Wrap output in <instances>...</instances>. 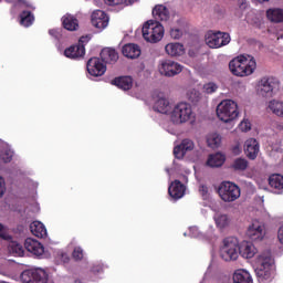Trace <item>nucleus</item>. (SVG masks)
<instances>
[{"label":"nucleus","instance_id":"nucleus-24","mask_svg":"<svg viewBox=\"0 0 283 283\" xmlns=\"http://www.w3.org/2000/svg\"><path fill=\"white\" fill-rule=\"evenodd\" d=\"M165 50L168 56H182V54H185V45L178 42L168 43Z\"/></svg>","mask_w":283,"mask_h":283},{"label":"nucleus","instance_id":"nucleus-41","mask_svg":"<svg viewBox=\"0 0 283 283\" xmlns=\"http://www.w3.org/2000/svg\"><path fill=\"white\" fill-rule=\"evenodd\" d=\"M217 91H218V84H216L213 82H209L203 85V92L206 94H213Z\"/></svg>","mask_w":283,"mask_h":283},{"label":"nucleus","instance_id":"nucleus-9","mask_svg":"<svg viewBox=\"0 0 283 283\" xmlns=\"http://www.w3.org/2000/svg\"><path fill=\"white\" fill-rule=\"evenodd\" d=\"M23 283H48V272L43 269L25 270L21 274Z\"/></svg>","mask_w":283,"mask_h":283},{"label":"nucleus","instance_id":"nucleus-3","mask_svg":"<svg viewBox=\"0 0 283 283\" xmlns=\"http://www.w3.org/2000/svg\"><path fill=\"white\" fill-rule=\"evenodd\" d=\"M220 256L224 262H235L240 258V242L235 237H228L223 240Z\"/></svg>","mask_w":283,"mask_h":283},{"label":"nucleus","instance_id":"nucleus-11","mask_svg":"<svg viewBox=\"0 0 283 283\" xmlns=\"http://www.w3.org/2000/svg\"><path fill=\"white\" fill-rule=\"evenodd\" d=\"M245 235L251 242H262L264 235H266L264 224L260 223V221H253L252 224L248 227Z\"/></svg>","mask_w":283,"mask_h":283},{"label":"nucleus","instance_id":"nucleus-47","mask_svg":"<svg viewBox=\"0 0 283 283\" xmlns=\"http://www.w3.org/2000/svg\"><path fill=\"white\" fill-rule=\"evenodd\" d=\"M238 6L240 10H247L249 8V2L247 0H238Z\"/></svg>","mask_w":283,"mask_h":283},{"label":"nucleus","instance_id":"nucleus-13","mask_svg":"<svg viewBox=\"0 0 283 283\" xmlns=\"http://www.w3.org/2000/svg\"><path fill=\"white\" fill-rule=\"evenodd\" d=\"M92 25L97 30H105L109 25V17L103 10H96L92 13Z\"/></svg>","mask_w":283,"mask_h":283},{"label":"nucleus","instance_id":"nucleus-28","mask_svg":"<svg viewBox=\"0 0 283 283\" xmlns=\"http://www.w3.org/2000/svg\"><path fill=\"white\" fill-rule=\"evenodd\" d=\"M101 59L104 63H116L118 53L114 49L105 48L101 52Z\"/></svg>","mask_w":283,"mask_h":283},{"label":"nucleus","instance_id":"nucleus-25","mask_svg":"<svg viewBox=\"0 0 283 283\" xmlns=\"http://www.w3.org/2000/svg\"><path fill=\"white\" fill-rule=\"evenodd\" d=\"M154 111L159 114H169L171 112V104L166 97H159L154 104Z\"/></svg>","mask_w":283,"mask_h":283},{"label":"nucleus","instance_id":"nucleus-48","mask_svg":"<svg viewBox=\"0 0 283 283\" xmlns=\"http://www.w3.org/2000/svg\"><path fill=\"white\" fill-rule=\"evenodd\" d=\"M90 41V36L88 35H83L80 38L77 45H84L85 43H87Z\"/></svg>","mask_w":283,"mask_h":283},{"label":"nucleus","instance_id":"nucleus-36","mask_svg":"<svg viewBox=\"0 0 283 283\" xmlns=\"http://www.w3.org/2000/svg\"><path fill=\"white\" fill-rule=\"evenodd\" d=\"M269 185L272 189H283V176L282 175H272L269 178Z\"/></svg>","mask_w":283,"mask_h":283},{"label":"nucleus","instance_id":"nucleus-2","mask_svg":"<svg viewBox=\"0 0 283 283\" xmlns=\"http://www.w3.org/2000/svg\"><path fill=\"white\" fill-rule=\"evenodd\" d=\"M142 32L147 43H158L165 36V27L159 21L148 20L144 23Z\"/></svg>","mask_w":283,"mask_h":283},{"label":"nucleus","instance_id":"nucleus-40","mask_svg":"<svg viewBox=\"0 0 283 283\" xmlns=\"http://www.w3.org/2000/svg\"><path fill=\"white\" fill-rule=\"evenodd\" d=\"M182 34H185V30H182L178 27H174L170 29V36H171V39H175L176 41H178L179 39H182Z\"/></svg>","mask_w":283,"mask_h":283},{"label":"nucleus","instance_id":"nucleus-44","mask_svg":"<svg viewBox=\"0 0 283 283\" xmlns=\"http://www.w3.org/2000/svg\"><path fill=\"white\" fill-rule=\"evenodd\" d=\"M106 6H120L125 0H104Z\"/></svg>","mask_w":283,"mask_h":283},{"label":"nucleus","instance_id":"nucleus-52","mask_svg":"<svg viewBox=\"0 0 283 283\" xmlns=\"http://www.w3.org/2000/svg\"><path fill=\"white\" fill-rule=\"evenodd\" d=\"M0 238H2V240H7L8 239L6 233H3V224H1V223H0Z\"/></svg>","mask_w":283,"mask_h":283},{"label":"nucleus","instance_id":"nucleus-45","mask_svg":"<svg viewBox=\"0 0 283 283\" xmlns=\"http://www.w3.org/2000/svg\"><path fill=\"white\" fill-rule=\"evenodd\" d=\"M3 193H6V180L0 177V198H3Z\"/></svg>","mask_w":283,"mask_h":283},{"label":"nucleus","instance_id":"nucleus-53","mask_svg":"<svg viewBox=\"0 0 283 283\" xmlns=\"http://www.w3.org/2000/svg\"><path fill=\"white\" fill-rule=\"evenodd\" d=\"M259 3H266L269 0H256Z\"/></svg>","mask_w":283,"mask_h":283},{"label":"nucleus","instance_id":"nucleus-16","mask_svg":"<svg viewBox=\"0 0 283 283\" xmlns=\"http://www.w3.org/2000/svg\"><path fill=\"white\" fill-rule=\"evenodd\" d=\"M245 156L250 158V160H255L258 158V154H260V144L255 138H250L245 142L244 145Z\"/></svg>","mask_w":283,"mask_h":283},{"label":"nucleus","instance_id":"nucleus-37","mask_svg":"<svg viewBox=\"0 0 283 283\" xmlns=\"http://www.w3.org/2000/svg\"><path fill=\"white\" fill-rule=\"evenodd\" d=\"M269 109L270 112L274 113L275 116H282L283 102H280L277 99L271 101L269 103Z\"/></svg>","mask_w":283,"mask_h":283},{"label":"nucleus","instance_id":"nucleus-32","mask_svg":"<svg viewBox=\"0 0 283 283\" xmlns=\"http://www.w3.org/2000/svg\"><path fill=\"white\" fill-rule=\"evenodd\" d=\"M34 23V14H32V11H22L20 13V25H23L24 28H30Z\"/></svg>","mask_w":283,"mask_h":283},{"label":"nucleus","instance_id":"nucleus-51","mask_svg":"<svg viewBox=\"0 0 283 283\" xmlns=\"http://www.w3.org/2000/svg\"><path fill=\"white\" fill-rule=\"evenodd\" d=\"M240 145H235V146H233V148H232V153L235 155V156H238V155H240Z\"/></svg>","mask_w":283,"mask_h":283},{"label":"nucleus","instance_id":"nucleus-18","mask_svg":"<svg viewBox=\"0 0 283 283\" xmlns=\"http://www.w3.org/2000/svg\"><path fill=\"white\" fill-rule=\"evenodd\" d=\"M185 191H186L185 185H182L180 180H175L174 182L170 184L168 188V193L169 196L172 197L174 200H180V198L185 196Z\"/></svg>","mask_w":283,"mask_h":283},{"label":"nucleus","instance_id":"nucleus-49","mask_svg":"<svg viewBox=\"0 0 283 283\" xmlns=\"http://www.w3.org/2000/svg\"><path fill=\"white\" fill-rule=\"evenodd\" d=\"M199 191L201 196H207V193H209V188H207V186H200Z\"/></svg>","mask_w":283,"mask_h":283},{"label":"nucleus","instance_id":"nucleus-17","mask_svg":"<svg viewBox=\"0 0 283 283\" xmlns=\"http://www.w3.org/2000/svg\"><path fill=\"white\" fill-rule=\"evenodd\" d=\"M260 262L261 264L256 269V275L259 277H266V275H269V271H271V266H273V259L271 258V255H261Z\"/></svg>","mask_w":283,"mask_h":283},{"label":"nucleus","instance_id":"nucleus-5","mask_svg":"<svg viewBox=\"0 0 283 283\" xmlns=\"http://www.w3.org/2000/svg\"><path fill=\"white\" fill-rule=\"evenodd\" d=\"M193 111L191 109V104L187 102H181L177 104L170 113V120L175 125H182V123H188L191 120Z\"/></svg>","mask_w":283,"mask_h":283},{"label":"nucleus","instance_id":"nucleus-19","mask_svg":"<svg viewBox=\"0 0 283 283\" xmlns=\"http://www.w3.org/2000/svg\"><path fill=\"white\" fill-rule=\"evenodd\" d=\"M112 85H116L119 90L127 92L134 87V78L132 76H120L112 80Z\"/></svg>","mask_w":283,"mask_h":283},{"label":"nucleus","instance_id":"nucleus-54","mask_svg":"<svg viewBox=\"0 0 283 283\" xmlns=\"http://www.w3.org/2000/svg\"><path fill=\"white\" fill-rule=\"evenodd\" d=\"M17 3H25V0H15Z\"/></svg>","mask_w":283,"mask_h":283},{"label":"nucleus","instance_id":"nucleus-12","mask_svg":"<svg viewBox=\"0 0 283 283\" xmlns=\"http://www.w3.org/2000/svg\"><path fill=\"white\" fill-rule=\"evenodd\" d=\"M86 70L88 72V74H91V76H103V74H105V72H107V66H105V64H103L101 59L91 57L87 61Z\"/></svg>","mask_w":283,"mask_h":283},{"label":"nucleus","instance_id":"nucleus-34","mask_svg":"<svg viewBox=\"0 0 283 283\" xmlns=\"http://www.w3.org/2000/svg\"><path fill=\"white\" fill-rule=\"evenodd\" d=\"M221 143L222 137H220L218 133H212L207 137L208 147H211V149H218Z\"/></svg>","mask_w":283,"mask_h":283},{"label":"nucleus","instance_id":"nucleus-6","mask_svg":"<svg viewBox=\"0 0 283 283\" xmlns=\"http://www.w3.org/2000/svg\"><path fill=\"white\" fill-rule=\"evenodd\" d=\"M218 193L223 202H235L240 198V187L233 182L223 181L218 188Z\"/></svg>","mask_w":283,"mask_h":283},{"label":"nucleus","instance_id":"nucleus-33","mask_svg":"<svg viewBox=\"0 0 283 283\" xmlns=\"http://www.w3.org/2000/svg\"><path fill=\"white\" fill-rule=\"evenodd\" d=\"M186 98L189 103H192V105H198L199 101H202V94L196 88H190L186 93Z\"/></svg>","mask_w":283,"mask_h":283},{"label":"nucleus","instance_id":"nucleus-42","mask_svg":"<svg viewBox=\"0 0 283 283\" xmlns=\"http://www.w3.org/2000/svg\"><path fill=\"white\" fill-rule=\"evenodd\" d=\"M0 158L4 163H11L12 161V151L6 150V151L1 153Z\"/></svg>","mask_w":283,"mask_h":283},{"label":"nucleus","instance_id":"nucleus-38","mask_svg":"<svg viewBox=\"0 0 283 283\" xmlns=\"http://www.w3.org/2000/svg\"><path fill=\"white\" fill-rule=\"evenodd\" d=\"M247 167H249V161L244 158H237L232 164L234 171H245Z\"/></svg>","mask_w":283,"mask_h":283},{"label":"nucleus","instance_id":"nucleus-27","mask_svg":"<svg viewBox=\"0 0 283 283\" xmlns=\"http://www.w3.org/2000/svg\"><path fill=\"white\" fill-rule=\"evenodd\" d=\"M240 255L245 258L247 260L253 258L255 255V245L249 241H243L240 245Z\"/></svg>","mask_w":283,"mask_h":283},{"label":"nucleus","instance_id":"nucleus-21","mask_svg":"<svg viewBox=\"0 0 283 283\" xmlns=\"http://www.w3.org/2000/svg\"><path fill=\"white\" fill-rule=\"evenodd\" d=\"M153 17L155 21H169V9L163 4H157L153 9Z\"/></svg>","mask_w":283,"mask_h":283},{"label":"nucleus","instance_id":"nucleus-22","mask_svg":"<svg viewBox=\"0 0 283 283\" xmlns=\"http://www.w3.org/2000/svg\"><path fill=\"white\" fill-rule=\"evenodd\" d=\"M64 55L67 56V59H81L85 56V46L83 44L70 46L64 51Z\"/></svg>","mask_w":283,"mask_h":283},{"label":"nucleus","instance_id":"nucleus-8","mask_svg":"<svg viewBox=\"0 0 283 283\" xmlns=\"http://www.w3.org/2000/svg\"><path fill=\"white\" fill-rule=\"evenodd\" d=\"M280 90V82L274 77H263L258 86L259 96H263V98H271L275 94V92Z\"/></svg>","mask_w":283,"mask_h":283},{"label":"nucleus","instance_id":"nucleus-55","mask_svg":"<svg viewBox=\"0 0 283 283\" xmlns=\"http://www.w3.org/2000/svg\"><path fill=\"white\" fill-rule=\"evenodd\" d=\"M282 113H281V117L283 118V108H282V111H281Z\"/></svg>","mask_w":283,"mask_h":283},{"label":"nucleus","instance_id":"nucleus-20","mask_svg":"<svg viewBox=\"0 0 283 283\" xmlns=\"http://www.w3.org/2000/svg\"><path fill=\"white\" fill-rule=\"evenodd\" d=\"M62 25L64 30H69V32H76V30H78V19L70 13H66L62 17Z\"/></svg>","mask_w":283,"mask_h":283},{"label":"nucleus","instance_id":"nucleus-29","mask_svg":"<svg viewBox=\"0 0 283 283\" xmlns=\"http://www.w3.org/2000/svg\"><path fill=\"white\" fill-rule=\"evenodd\" d=\"M233 282L234 283H253V279L251 274L247 272V270H238L233 274Z\"/></svg>","mask_w":283,"mask_h":283},{"label":"nucleus","instance_id":"nucleus-30","mask_svg":"<svg viewBox=\"0 0 283 283\" xmlns=\"http://www.w3.org/2000/svg\"><path fill=\"white\" fill-rule=\"evenodd\" d=\"M266 17L272 23H283V10L282 9H269Z\"/></svg>","mask_w":283,"mask_h":283},{"label":"nucleus","instance_id":"nucleus-43","mask_svg":"<svg viewBox=\"0 0 283 283\" xmlns=\"http://www.w3.org/2000/svg\"><path fill=\"white\" fill-rule=\"evenodd\" d=\"M73 259H75L76 261L83 260V249L81 248H75L73 250Z\"/></svg>","mask_w":283,"mask_h":283},{"label":"nucleus","instance_id":"nucleus-14","mask_svg":"<svg viewBox=\"0 0 283 283\" xmlns=\"http://www.w3.org/2000/svg\"><path fill=\"white\" fill-rule=\"evenodd\" d=\"M196 144L191 139H184L178 146L174 148V156L178 160H182L185 155L189 151H193Z\"/></svg>","mask_w":283,"mask_h":283},{"label":"nucleus","instance_id":"nucleus-15","mask_svg":"<svg viewBox=\"0 0 283 283\" xmlns=\"http://www.w3.org/2000/svg\"><path fill=\"white\" fill-rule=\"evenodd\" d=\"M24 248L29 253H32L33 255H36V258L43 255L45 253V249L43 248V244L39 242L38 240H34L32 238H28L24 241Z\"/></svg>","mask_w":283,"mask_h":283},{"label":"nucleus","instance_id":"nucleus-39","mask_svg":"<svg viewBox=\"0 0 283 283\" xmlns=\"http://www.w3.org/2000/svg\"><path fill=\"white\" fill-rule=\"evenodd\" d=\"M11 253L19 255L20 258L23 255V245L17 242H13L9 245Z\"/></svg>","mask_w":283,"mask_h":283},{"label":"nucleus","instance_id":"nucleus-46","mask_svg":"<svg viewBox=\"0 0 283 283\" xmlns=\"http://www.w3.org/2000/svg\"><path fill=\"white\" fill-rule=\"evenodd\" d=\"M240 129L242 132H249L251 129V123H249V122H241Z\"/></svg>","mask_w":283,"mask_h":283},{"label":"nucleus","instance_id":"nucleus-35","mask_svg":"<svg viewBox=\"0 0 283 283\" xmlns=\"http://www.w3.org/2000/svg\"><path fill=\"white\" fill-rule=\"evenodd\" d=\"M214 222L218 229H227L231 224V218L227 214H216Z\"/></svg>","mask_w":283,"mask_h":283},{"label":"nucleus","instance_id":"nucleus-4","mask_svg":"<svg viewBox=\"0 0 283 283\" xmlns=\"http://www.w3.org/2000/svg\"><path fill=\"white\" fill-rule=\"evenodd\" d=\"M240 115L238 103L232 99H224L217 106V116L223 123H231Z\"/></svg>","mask_w":283,"mask_h":283},{"label":"nucleus","instance_id":"nucleus-10","mask_svg":"<svg viewBox=\"0 0 283 283\" xmlns=\"http://www.w3.org/2000/svg\"><path fill=\"white\" fill-rule=\"evenodd\" d=\"M180 72H182V65H180L178 62L171 60H164L159 64V73L161 74V76L171 78L174 76H178Z\"/></svg>","mask_w":283,"mask_h":283},{"label":"nucleus","instance_id":"nucleus-23","mask_svg":"<svg viewBox=\"0 0 283 283\" xmlns=\"http://www.w3.org/2000/svg\"><path fill=\"white\" fill-rule=\"evenodd\" d=\"M122 54L126 56V59H138L140 56V46L137 44H125L122 49Z\"/></svg>","mask_w":283,"mask_h":283},{"label":"nucleus","instance_id":"nucleus-7","mask_svg":"<svg viewBox=\"0 0 283 283\" xmlns=\"http://www.w3.org/2000/svg\"><path fill=\"white\" fill-rule=\"evenodd\" d=\"M205 41L212 50H218V48H223V45H229V43H231V35L220 31H209L206 33Z\"/></svg>","mask_w":283,"mask_h":283},{"label":"nucleus","instance_id":"nucleus-1","mask_svg":"<svg viewBox=\"0 0 283 283\" xmlns=\"http://www.w3.org/2000/svg\"><path fill=\"white\" fill-rule=\"evenodd\" d=\"M229 67L234 76H251L255 72L258 63L252 55H240L230 61Z\"/></svg>","mask_w":283,"mask_h":283},{"label":"nucleus","instance_id":"nucleus-26","mask_svg":"<svg viewBox=\"0 0 283 283\" xmlns=\"http://www.w3.org/2000/svg\"><path fill=\"white\" fill-rule=\"evenodd\" d=\"M30 231L33 235H35V238H48V229H45V226L40 221H33L30 224Z\"/></svg>","mask_w":283,"mask_h":283},{"label":"nucleus","instance_id":"nucleus-31","mask_svg":"<svg viewBox=\"0 0 283 283\" xmlns=\"http://www.w3.org/2000/svg\"><path fill=\"white\" fill-rule=\"evenodd\" d=\"M224 155L217 153L214 155H210L208 160H207V165L209 167H222V165H224Z\"/></svg>","mask_w":283,"mask_h":283},{"label":"nucleus","instance_id":"nucleus-50","mask_svg":"<svg viewBox=\"0 0 283 283\" xmlns=\"http://www.w3.org/2000/svg\"><path fill=\"white\" fill-rule=\"evenodd\" d=\"M277 238L281 244H283V226L279 228Z\"/></svg>","mask_w":283,"mask_h":283}]
</instances>
